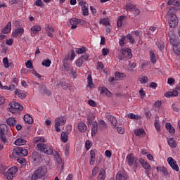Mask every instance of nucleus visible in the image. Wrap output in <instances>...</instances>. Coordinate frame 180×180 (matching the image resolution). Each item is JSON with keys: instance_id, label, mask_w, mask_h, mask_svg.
Listing matches in <instances>:
<instances>
[{"instance_id": "obj_1", "label": "nucleus", "mask_w": 180, "mask_h": 180, "mask_svg": "<svg viewBox=\"0 0 180 180\" xmlns=\"http://www.w3.org/2000/svg\"><path fill=\"white\" fill-rule=\"evenodd\" d=\"M34 143H38L37 144V147L39 151H41L44 154H47V155H52L53 154V148L43 143H46V139L43 136L36 137L34 139Z\"/></svg>"}, {"instance_id": "obj_2", "label": "nucleus", "mask_w": 180, "mask_h": 180, "mask_svg": "<svg viewBox=\"0 0 180 180\" xmlns=\"http://www.w3.org/2000/svg\"><path fill=\"white\" fill-rule=\"evenodd\" d=\"M126 162L129 167L139 168V160L135 157L134 154H128L126 157Z\"/></svg>"}, {"instance_id": "obj_3", "label": "nucleus", "mask_w": 180, "mask_h": 180, "mask_svg": "<svg viewBox=\"0 0 180 180\" xmlns=\"http://www.w3.org/2000/svg\"><path fill=\"white\" fill-rule=\"evenodd\" d=\"M47 174V169L43 167H39L32 174V180H37L39 178H43L44 175Z\"/></svg>"}, {"instance_id": "obj_4", "label": "nucleus", "mask_w": 180, "mask_h": 180, "mask_svg": "<svg viewBox=\"0 0 180 180\" xmlns=\"http://www.w3.org/2000/svg\"><path fill=\"white\" fill-rule=\"evenodd\" d=\"M133 57V53H131V49H125L120 51V54L118 56L119 60H130Z\"/></svg>"}, {"instance_id": "obj_5", "label": "nucleus", "mask_w": 180, "mask_h": 180, "mask_svg": "<svg viewBox=\"0 0 180 180\" xmlns=\"http://www.w3.org/2000/svg\"><path fill=\"white\" fill-rule=\"evenodd\" d=\"M67 122V120H65V117L60 116L58 117L55 119V129L58 133H60L61 131V129H60V126H64L65 123Z\"/></svg>"}, {"instance_id": "obj_6", "label": "nucleus", "mask_w": 180, "mask_h": 180, "mask_svg": "<svg viewBox=\"0 0 180 180\" xmlns=\"http://www.w3.org/2000/svg\"><path fill=\"white\" fill-rule=\"evenodd\" d=\"M29 154V151L26 148L22 147H16L13 150V155L18 157H26Z\"/></svg>"}, {"instance_id": "obj_7", "label": "nucleus", "mask_w": 180, "mask_h": 180, "mask_svg": "<svg viewBox=\"0 0 180 180\" xmlns=\"http://www.w3.org/2000/svg\"><path fill=\"white\" fill-rule=\"evenodd\" d=\"M9 106V110L11 113H16V112H19V110H23V105L16 101L10 103Z\"/></svg>"}, {"instance_id": "obj_8", "label": "nucleus", "mask_w": 180, "mask_h": 180, "mask_svg": "<svg viewBox=\"0 0 180 180\" xmlns=\"http://www.w3.org/2000/svg\"><path fill=\"white\" fill-rule=\"evenodd\" d=\"M16 172H18V167H16L8 169L6 173V179L13 180L15 175H16Z\"/></svg>"}, {"instance_id": "obj_9", "label": "nucleus", "mask_w": 180, "mask_h": 180, "mask_svg": "<svg viewBox=\"0 0 180 180\" xmlns=\"http://www.w3.org/2000/svg\"><path fill=\"white\" fill-rule=\"evenodd\" d=\"M167 162L174 171H176L177 172L179 171V166H178V164L172 157L167 158Z\"/></svg>"}, {"instance_id": "obj_10", "label": "nucleus", "mask_w": 180, "mask_h": 180, "mask_svg": "<svg viewBox=\"0 0 180 180\" xmlns=\"http://www.w3.org/2000/svg\"><path fill=\"white\" fill-rule=\"evenodd\" d=\"M68 58L65 57L63 60V65L61 67V70L63 72H70V68H71V65L70 63H67V60Z\"/></svg>"}, {"instance_id": "obj_11", "label": "nucleus", "mask_w": 180, "mask_h": 180, "mask_svg": "<svg viewBox=\"0 0 180 180\" xmlns=\"http://www.w3.org/2000/svg\"><path fill=\"white\" fill-rule=\"evenodd\" d=\"M169 27L172 28L176 27V26H178V18H176V15H172L169 20Z\"/></svg>"}, {"instance_id": "obj_12", "label": "nucleus", "mask_w": 180, "mask_h": 180, "mask_svg": "<svg viewBox=\"0 0 180 180\" xmlns=\"http://www.w3.org/2000/svg\"><path fill=\"white\" fill-rule=\"evenodd\" d=\"M129 179V175L126 174V172H119L116 175V180H127Z\"/></svg>"}, {"instance_id": "obj_13", "label": "nucleus", "mask_w": 180, "mask_h": 180, "mask_svg": "<svg viewBox=\"0 0 180 180\" xmlns=\"http://www.w3.org/2000/svg\"><path fill=\"white\" fill-rule=\"evenodd\" d=\"M139 162L141 164L143 169H151V165H150L147 161L143 158L139 159Z\"/></svg>"}, {"instance_id": "obj_14", "label": "nucleus", "mask_w": 180, "mask_h": 180, "mask_svg": "<svg viewBox=\"0 0 180 180\" xmlns=\"http://www.w3.org/2000/svg\"><path fill=\"white\" fill-rule=\"evenodd\" d=\"M106 119L111 123L112 129H116V127L117 126V120H116V117L112 115H106Z\"/></svg>"}, {"instance_id": "obj_15", "label": "nucleus", "mask_w": 180, "mask_h": 180, "mask_svg": "<svg viewBox=\"0 0 180 180\" xmlns=\"http://www.w3.org/2000/svg\"><path fill=\"white\" fill-rule=\"evenodd\" d=\"M96 150H90V165H94L95 164V161H96Z\"/></svg>"}, {"instance_id": "obj_16", "label": "nucleus", "mask_w": 180, "mask_h": 180, "mask_svg": "<svg viewBox=\"0 0 180 180\" xmlns=\"http://www.w3.org/2000/svg\"><path fill=\"white\" fill-rule=\"evenodd\" d=\"M165 129L172 136L175 134V128L172 127V124L170 122H167L165 124Z\"/></svg>"}, {"instance_id": "obj_17", "label": "nucleus", "mask_w": 180, "mask_h": 180, "mask_svg": "<svg viewBox=\"0 0 180 180\" xmlns=\"http://www.w3.org/2000/svg\"><path fill=\"white\" fill-rule=\"evenodd\" d=\"M25 33V30L22 27L17 28L12 33L13 37H18V36H22Z\"/></svg>"}, {"instance_id": "obj_18", "label": "nucleus", "mask_w": 180, "mask_h": 180, "mask_svg": "<svg viewBox=\"0 0 180 180\" xmlns=\"http://www.w3.org/2000/svg\"><path fill=\"white\" fill-rule=\"evenodd\" d=\"M46 34H48V36L49 37L53 38L54 37V35L53 34V33H54V32L56 31V30L54 29V27H53L51 25H48L47 27H46L45 29Z\"/></svg>"}, {"instance_id": "obj_19", "label": "nucleus", "mask_w": 180, "mask_h": 180, "mask_svg": "<svg viewBox=\"0 0 180 180\" xmlns=\"http://www.w3.org/2000/svg\"><path fill=\"white\" fill-rule=\"evenodd\" d=\"M77 129L80 133H85L86 131V124L82 122H79Z\"/></svg>"}, {"instance_id": "obj_20", "label": "nucleus", "mask_w": 180, "mask_h": 180, "mask_svg": "<svg viewBox=\"0 0 180 180\" xmlns=\"http://www.w3.org/2000/svg\"><path fill=\"white\" fill-rule=\"evenodd\" d=\"M12 30V22H8L7 25L3 28L2 33L6 34Z\"/></svg>"}, {"instance_id": "obj_21", "label": "nucleus", "mask_w": 180, "mask_h": 180, "mask_svg": "<svg viewBox=\"0 0 180 180\" xmlns=\"http://www.w3.org/2000/svg\"><path fill=\"white\" fill-rule=\"evenodd\" d=\"M27 143V141L23 138H18L15 142L14 144L15 146H25Z\"/></svg>"}, {"instance_id": "obj_22", "label": "nucleus", "mask_w": 180, "mask_h": 180, "mask_svg": "<svg viewBox=\"0 0 180 180\" xmlns=\"http://www.w3.org/2000/svg\"><path fill=\"white\" fill-rule=\"evenodd\" d=\"M115 77L117 81H122V79H124V78H126V75L119 72H115Z\"/></svg>"}, {"instance_id": "obj_23", "label": "nucleus", "mask_w": 180, "mask_h": 180, "mask_svg": "<svg viewBox=\"0 0 180 180\" xmlns=\"http://www.w3.org/2000/svg\"><path fill=\"white\" fill-rule=\"evenodd\" d=\"M165 96L166 98H171V97H176V96H178V91L176 90H174V91H167L165 94Z\"/></svg>"}, {"instance_id": "obj_24", "label": "nucleus", "mask_w": 180, "mask_h": 180, "mask_svg": "<svg viewBox=\"0 0 180 180\" xmlns=\"http://www.w3.org/2000/svg\"><path fill=\"white\" fill-rule=\"evenodd\" d=\"M14 94H15V95L18 96V98H20V99H25V98H26V93L22 92V91H19L18 89H16L15 90Z\"/></svg>"}, {"instance_id": "obj_25", "label": "nucleus", "mask_w": 180, "mask_h": 180, "mask_svg": "<svg viewBox=\"0 0 180 180\" xmlns=\"http://www.w3.org/2000/svg\"><path fill=\"white\" fill-rule=\"evenodd\" d=\"M167 143L171 148H176V141H175L174 138L167 139Z\"/></svg>"}, {"instance_id": "obj_26", "label": "nucleus", "mask_w": 180, "mask_h": 180, "mask_svg": "<svg viewBox=\"0 0 180 180\" xmlns=\"http://www.w3.org/2000/svg\"><path fill=\"white\" fill-rule=\"evenodd\" d=\"M41 30V27L40 25H34L31 27V32L33 34H39V32Z\"/></svg>"}, {"instance_id": "obj_27", "label": "nucleus", "mask_w": 180, "mask_h": 180, "mask_svg": "<svg viewBox=\"0 0 180 180\" xmlns=\"http://www.w3.org/2000/svg\"><path fill=\"white\" fill-rule=\"evenodd\" d=\"M70 25H71V29H77L78 25V19L73 18L70 20Z\"/></svg>"}, {"instance_id": "obj_28", "label": "nucleus", "mask_w": 180, "mask_h": 180, "mask_svg": "<svg viewBox=\"0 0 180 180\" xmlns=\"http://www.w3.org/2000/svg\"><path fill=\"white\" fill-rule=\"evenodd\" d=\"M92 128H91V136H95L96 133H98V122H94L92 123Z\"/></svg>"}, {"instance_id": "obj_29", "label": "nucleus", "mask_w": 180, "mask_h": 180, "mask_svg": "<svg viewBox=\"0 0 180 180\" xmlns=\"http://www.w3.org/2000/svg\"><path fill=\"white\" fill-rule=\"evenodd\" d=\"M24 122H25V123H28V124H32V123H33V118L30 115L26 114L24 115Z\"/></svg>"}, {"instance_id": "obj_30", "label": "nucleus", "mask_w": 180, "mask_h": 180, "mask_svg": "<svg viewBox=\"0 0 180 180\" xmlns=\"http://www.w3.org/2000/svg\"><path fill=\"white\" fill-rule=\"evenodd\" d=\"M173 51L174 54H180V43L179 42H176V44H174Z\"/></svg>"}, {"instance_id": "obj_31", "label": "nucleus", "mask_w": 180, "mask_h": 180, "mask_svg": "<svg viewBox=\"0 0 180 180\" xmlns=\"http://www.w3.org/2000/svg\"><path fill=\"white\" fill-rule=\"evenodd\" d=\"M68 134H69L65 131L61 133L60 139L63 143H67V141H68Z\"/></svg>"}, {"instance_id": "obj_32", "label": "nucleus", "mask_w": 180, "mask_h": 180, "mask_svg": "<svg viewBox=\"0 0 180 180\" xmlns=\"http://www.w3.org/2000/svg\"><path fill=\"white\" fill-rule=\"evenodd\" d=\"M124 19H126V17L124 15H120V17H118L117 22L118 27H122V26H123V22H124Z\"/></svg>"}, {"instance_id": "obj_33", "label": "nucleus", "mask_w": 180, "mask_h": 180, "mask_svg": "<svg viewBox=\"0 0 180 180\" xmlns=\"http://www.w3.org/2000/svg\"><path fill=\"white\" fill-rule=\"evenodd\" d=\"M105 178H106V173L105 172V170L103 169L100 170V172L97 177V180H104L105 179Z\"/></svg>"}, {"instance_id": "obj_34", "label": "nucleus", "mask_w": 180, "mask_h": 180, "mask_svg": "<svg viewBox=\"0 0 180 180\" xmlns=\"http://www.w3.org/2000/svg\"><path fill=\"white\" fill-rule=\"evenodd\" d=\"M6 123L8 126H12L13 127L16 125V120L13 117H9L6 120Z\"/></svg>"}, {"instance_id": "obj_35", "label": "nucleus", "mask_w": 180, "mask_h": 180, "mask_svg": "<svg viewBox=\"0 0 180 180\" xmlns=\"http://www.w3.org/2000/svg\"><path fill=\"white\" fill-rule=\"evenodd\" d=\"M67 73L69 74V75H72L73 78H75L77 77V69L70 66V68L69 69V72H68Z\"/></svg>"}, {"instance_id": "obj_36", "label": "nucleus", "mask_w": 180, "mask_h": 180, "mask_svg": "<svg viewBox=\"0 0 180 180\" xmlns=\"http://www.w3.org/2000/svg\"><path fill=\"white\" fill-rule=\"evenodd\" d=\"M87 81V86L90 88V89H92V88H94V82L92 81V76L91 75H88Z\"/></svg>"}, {"instance_id": "obj_37", "label": "nucleus", "mask_w": 180, "mask_h": 180, "mask_svg": "<svg viewBox=\"0 0 180 180\" xmlns=\"http://www.w3.org/2000/svg\"><path fill=\"white\" fill-rule=\"evenodd\" d=\"M136 8V6L131 3L127 4V6L125 7L126 11L127 12H133V10Z\"/></svg>"}, {"instance_id": "obj_38", "label": "nucleus", "mask_w": 180, "mask_h": 180, "mask_svg": "<svg viewBox=\"0 0 180 180\" xmlns=\"http://www.w3.org/2000/svg\"><path fill=\"white\" fill-rule=\"evenodd\" d=\"M150 60L153 64H155V63H157V58L155 57V53H154V51H150Z\"/></svg>"}, {"instance_id": "obj_39", "label": "nucleus", "mask_w": 180, "mask_h": 180, "mask_svg": "<svg viewBox=\"0 0 180 180\" xmlns=\"http://www.w3.org/2000/svg\"><path fill=\"white\" fill-rule=\"evenodd\" d=\"M157 171H160L162 172L164 175H168V170L165 168V167H157Z\"/></svg>"}, {"instance_id": "obj_40", "label": "nucleus", "mask_w": 180, "mask_h": 180, "mask_svg": "<svg viewBox=\"0 0 180 180\" xmlns=\"http://www.w3.org/2000/svg\"><path fill=\"white\" fill-rule=\"evenodd\" d=\"M6 134H5L4 132H0V139L4 144H6V143H8V140L6 139V136H5Z\"/></svg>"}, {"instance_id": "obj_41", "label": "nucleus", "mask_w": 180, "mask_h": 180, "mask_svg": "<svg viewBox=\"0 0 180 180\" xmlns=\"http://www.w3.org/2000/svg\"><path fill=\"white\" fill-rule=\"evenodd\" d=\"M144 134H146V131L143 129H139L135 132V136H139V137H143Z\"/></svg>"}, {"instance_id": "obj_42", "label": "nucleus", "mask_w": 180, "mask_h": 180, "mask_svg": "<svg viewBox=\"0 0 180 180\" xmlns=\"http://www.w3.org/2000/svg\"><path fill=\"white\" fill-rule=\"evenodd\" d=\"M139 81L141 84H147L148 82V77L146 76H141L139 77Z\"/></svg>"}, {"instance_id": "obj_43", "label": "nucleus", "mask_w": 180, "mask_h": 180, "mask_svg": "<svg viewBox=\"0 0 180 180\" xmlns=\"http://www.w3.org/2000/svg\"><path fill=\"white\" fill-rule=\"evenodd\" d=\"M125 37L129 41V43H131V44H134V41H136V40L133 37V35H131V34H128L127 36H125Z\"/></svg>"}, {"instance_id": "obj_44", "label": "nucleus", "mask_w": 180, "mask_h": 180, "mask_svg": "<svg viewBox=\"0 0 180 180\" xmlns=\"http://www.w3.org/2000/svg\"><path fill=\"white\" fill-rule=\"evenodd\" d=\"M99 23L103 25L104 26H109V25H110L109 20L106 18L101 19Z\"/></svg>"}, {"instance_id": "obj_45", "label": "nucleus", "mask_w": 180, "mask_h": 180, "mask_svg": "<svg viewBox=\"0 0 180 180\" xmlns=\"http://www.w3.org/2000/svg\"><path fill=\"white\" fill-rule=\"evenodd\" d=\"M129 119H134V120H139V119H141V117L139 115H136L134 113H130L128 115Z\"/></svg>"}, {"instance_id": "obj_46", "label": "nucleus", "mask_w": 180, "mask_h": 180, "mask_svg": "<svg viewBox=\"0 0 180 180\" xmlns=\"http://www.w3.org/2000/svg\"><path fill=\"white\" fill-rule=\"evenodd\" d=\"M3 64L5 67V68H9V65H10L9 60L6 57L4 58Z\"/></svg>"}, {"instance_id": "obj_47", "label": "nucleus", "mask_w": 180, "mask_h": 180, "mask_svg": "<svg viewBox=\"0 0 180 180\" xmlns=\"http://www.w3.org/2000/svg\"><path fill=\"white\" fill-rule=\"evenodd\" d=\"M82 15L83 16H88L89 15V11H88V7L86 6H83L82 7Z\"/></svg>"}, {"instance_id": "obj_48", "label": "nucleus", "mask_w": 180, "mask_h": 180, "mask_svg": "<svg viewBox=\"0 0 180 180\" xmlns=\"http://www.w3.org/2000/svg\"><path fill=\"white\" fill-rule=\"evenodd\" d=\"M86 51V49L84 47L76 49L77 54H82V53H85Z\"/></svg>"}, {"instance_id": "obj_49", "label": "nucleus", "mask_w": 180, "mask_h": 180, "mask_svg": "<svg viewBox=\"0 0 180 180\" xmlns=\"http://www.w3.org/2000/svg\"><path fill=\"white\" fill-rule=\"evenodd\" d=\"M82 64H84V60H82V58H79L76 60L77 67H82Z\"/></svg>"}, {"instance_id": "obj_50", "label": "nucleus", "mask_w": 180, "mask_h": 180, "mask_svg": "<svg viewBox=\"0 0 180 180\" xmlns=\"http://www.w3.org/2000/svg\"><path fill=\"white\" fill-rule=\"evenodd\" d=\"M55 158H56L58 164H61V162H63V159L61 158V156L60 155L59 153H56L55 155Z\"/></svg>"}, {"instance_id": "obj_51", "label": "nucleus", "mask_w": 180, "mask_h": 180, "mask_svg": "<svg viewBox=\"0 0 180 180\" xmlns=\"http://www.w3.org/2000/svg\"><path fill=\"white\" fill-rule=\"evenodd\" d=\"M51 64V60L47 59V60H44L42 62V65H44V67H50Z\"/></svg>"}, {"instance_id": "obj_52", "label": "nucleus", "mask_w": 180, "mask_h": 180, "mask_svg": "<svg viewBox=\"0 0 180 180\" xmlns=\"http://www.w3.org/2000/svg\"><path fill=\"white\" fill-rule=\"evenodd\" d=\"M148 67L150 68V62L146 61L145 63H142L141 65V68L142 70H146V68H148Z\"/></svg>"}, {"instance_id": "obj_53", "label": "nucleus", "mask_w": 180, "mask_h": 180, "mask_svg": "<svg viewBox=\"0 0 180 180\" xmlns=\"http://www.w3.org/2000/svg\"><path fill=\"white\" fill-rule=\"evenodd\" d=\"M172 108L174 112H179V105H178V103H173Z\"/></svg>"}, {"instance_id": "obj_54", "label": "nucleus", "mask_w": 180, "mask_h": 180, "mask_svg": "<svg viewBox=\"0 0 180 180\" xmlns=\"http://www.w3.org/2000/svg\"><path fill=\"white\" fill-rule=\"evenodd\" d=\"M6 124H0V132L6 134Z\"/></svg>"}, {"instance_id": "obj_55", "label": "nucleus", "mask_w": 180, "mask_h": 180, "mask_svg": "<svg viewBox=\"0 0 180 180\" xmlns=\"http://www.w3.org/2000/svg\"><path fill=\"white\" fill-rule=\"evenodd\" d=\"M98 124L101 127V129H106V127H107L106 122H105V121H103V120H100L98 122Z\"/></svg>"}, {"instance_id": "obj_56", "label": "nucleus", "mask_w": 180, "mask_h": 180, "mask_svg": "<svg viewBox=\"0 0 180 180\" xmlns=\"http://www.w3.org/2000/svg\"><path fill=\"white\" fill-rule=\"evenodd\" d=\"M25 65H26L27 68H29L30 70H32V68H33V63H32V60H27L25 63Z\"/></svg>"}, {"instance_id": "obj_57", "label": "nucleus", "mask_w": 180, "mask_h": 180, "mask_svg": "<svg viewBox=\"0 0 180 180\" xmlns=\"http://www.w3.org/2000/svg\"><path fill=\"white\" fill-rule=\"evenodd\" d=\"M124 40H126V36H123L119 41V44L121 47H124Z\"/></svg>"}, {"instance_id": "obj_58", "label": "nucleus", "mask_w": 180, "mask_h": 180, "mask_svg": "<svg viewBox=\"0 0 180 180\" xmlns=\"http://www.w3.org/2000/svg\"><path fill=\"white\" fill-rule=\"evenodd\" d=\"M71 131H72V125L68 124L67 127H66L65 133H67L68 134H70L71 133Z\"/></svg>"}, {"instance_id": "obj_59", "label": "nucleus", "mask_w": 180, "mask_h": 180, "mask_svg": "<svg viewBox=\"0 0 180 180\" xmlns=\"http://www.w3.org/2000/svg\"><path fill=\"white\" fill-rule=\"evenodd\" d=\"M154 126L157 131H160L161 130V125H160V123L158 122V121L155 122Z\"/></svg>"}, {"instance_id": "obj_60", "label": "nucleus", "mask_w": 180, "mask_h": 180, "mask_svg": "<svg viewBox=\"0 0 180 180\" xmlns=\"http://www.w3.org/2000/svg\"><path fill=\"white\" fill-rule=\"evenodd\" d=\"M98 172H99V168H98L97 167H95L93 170H92V174L91 175L93 176H95V175H96V174H98Z\"/></svg>"}, {"instance_id": "obj_61", "label": "nucleus", "mask_w": 180, "mask_h": 180, "mask_svg": "<svg viewBox=\"0 0 180 180\" xmlns=\"http://www.w3.org/2000/svg\"><path fill=\"white\" fill-rule=\"evenodd\" d=\"M86 149L88 150L92 147V143L89 141H86L85 143Z\"/></svg>"}, {"instance_id": "obj_62", "label": "nucleus", "mask_w": 180, "mask_h": 180, "mask_svg": "<svg viewBox=\"0 0 180 180\" xmlns=\"http://www.w3.org/2000/svg\"><path fill=\"white\" fill-rule=\"evenodd\" d=\"M117 132L119 134H124V128L120 127H117Z\"/></svg>"}, {"instance_id": "obj_63", "label": "nucleus", "mask_w": 180, "mask_h": 180, "mask_svg": "<svg viewBox=\"0 0 180 180\" xmlns=\"http://www.w3.org/2000/svg\"><path fill=\"white\" fill-rule=\"evenodd\" d=\"M108 53H109V49H108L106 48H103L102 49V55L103 56H108Z\"/></svg>"}, {"instance_id": "obj_64", "label": "nucleus", "mask_w": 180, "mask_h": 180, "mask_svg": "<svg viewBox=\"0 0 180 180\" xmlns=\"http://www.w3.org/2000/svg\"><path fill=\"white\" fill-rule=\"evenodd\" d=\"M97 70H103V63L102 62L97 63Z\"/></svg>"}]
</instances>
